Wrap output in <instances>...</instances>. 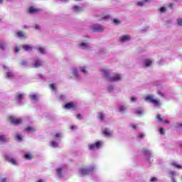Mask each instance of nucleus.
Instances as JSON below:
<instances>
[{"label": "nucleus", "instance_id": "nucleus-63", "mask_svg": "<svg viewBox=\"0 0 182 182\" xmlns=\"http://www.w3.org/2000/svg\"><path fill=\"white\" fill-rule=\"evenodd\" d=\"M24 29H28V26H24Z\"/></svg>", "mask_w": 182, "mask_h": 182}, {"label": "nucleus", "instance_id": "nucleus-28", "mask_svg": "<svg viewBox=\"0 0 182 182\" xmlns=\"http://www.w3.org/2000/svg\"><path fill=\"white\" fill-rule=\"evenodd\" d=\"M30 98L31 99V100H38V95H32L30 96Z\"/></svg>", "mask_w": 182, "mask_h": 182}, {"label": "nucleus", "instance_id": "nucleus-47", "mask_svg": "<svg viewBox=\"0 0 182 182\" xmlns=\"http://www.w3.org/2000/svg\"><path fill=\"white\" fill-rule=\"evenodd\" d=\"M175 167H176V168H181V169L182 170V166L180 165V164H177Z\"/></svg>", "mask_w": 182, "mask_h": 182}, {"label": "nucleus", "instance_id": "nucleus-10", "mask_svg": "<svg viewBox=\"0 0 182 182\" xmlns=\"http://www.w3.org/2000/svg\"><path fill=\"white\" fill-rule=\"evenodd\" d=\"M65 109H75L76 107V105L73 102H68L64 106Z\"/></svg>", "mask_w": 182, "mask_h": 182}, {"label": "nucleus", "instance_id": "nucleus-18", "mask_svg": "<svg viewBox=\"0 0 182 182\" xmlns=\"http://www.w3.org/2000/svg\"><path fill=\"white\" fill-rule=\"evenodd\" d=\"M6 77H8L9 79L14 78V73H12L11 71H9L6 74Z\"/></svg>", "mask_w": 182, "mask_h": 182}, {"label": "nucleus", "instance_id": "nucleus-33", "mask_svg": "<svg viewBox=\"0 0 182 182\" xmlns=\"http://www.w3.org/2000/svg\"><path fill=\"white\" fill-rule=\"evenodd\" d=\"M16 139L17 140H18V141H22V136H21V135H19V134H17V135L16 136Z\"/></svg>", "mask_w": 182, "mask_h": 182}, {"label": "nucleus", "instance_id": "nucleus-44", "mask_svg": "<svg viewBox=\"0 0 182 182\" xmlns=\"http://www.w3.org/2000/svg\"><path fill=\"white\" fill-rule=\"evenodd\" d=\"M77 129V127L76 125H73L70 127L71 130H76Z\"/></svg>", "mask_w": 182, "mask_h": 182}, {"label": "nucleus", "instance_id": "nucleus-60", "mask_svg": "<svg viewBox=\"0 0 182 182\" xmlns=\"http://www.w3.org/2000/svg\"><path fill=\"white\" fill-rule=\"evenodd\" d=\"M159 95H160V96H164V95H163L161 92H159Z\"/></svg>", "mask_w": 182, "mask_h": 182}, {"label": "nucleus", "instance_id": "nucleus-26", "mask_svg": "<svg viewBox=\"0 0 182 182\" xmlns=\"http://www.w3.org/2000/svg\"><path fill=\"white\" fill-rule=\"evenodd\" d=\"M73 10L75 12H80V11H82V9H80V7L79 6H74Z\"/></svg>", "mask_w": 182, "mask_h": 182}, {"label": "nucleus", "instance_id": "nucleus-23", "mask_svg": "<svg viewBox=\"0 0 182 182\" xmlns=\"http://www.w3.org/2000/svg\"><path fill=\"white\" fill-rule=\"evenodd\" d=\"M38 52L39 53H41L42 55H45V48L40 47L37 49Z\"/></svg>", "mask_w": 182, "mask_h": 182}, {"label": "nucleus", "instance_id": "nucleus-9", "mask_svg": "<svg viewBox=\"0 0 182 182\" xmlns=\"http://www.w3.org/2000/svg\"><path fill=\"white\" fill-rule=\"evenodd\" d=\"M105 28L99 25H95L92 26L93 32H102Z\"/></svg>", "mask_w": 182, "mask_h": 182}, {"label": "nucleus", "instance_id": "nucleus-53", "mask_svg": "<svg viewBox=\"0 0 182 182\" xmlns=\"http://www.w3.org/2000/svg\"><path fill=\"white\" fill-rule=\"evenodd\" d=\"M178 164H176V162H172L171 164V166H174L176 167V166H177Z\"/></svg>", "mask_w": 182, "mask_h": 182}, {"label": "nucleus", "instance_id": "nucleus-64", "mask_svg": "<svg viewBox=\"0 0 182 182\" xmlns=\"http://www.w3.org/2000/svg\"><path fill=\"white\" fill-rule=\"evenodd\" d=\"M1 2H4V0H0V3H1Z\"/></svg>", "mask_w": 182, "mask_h": 182}, {"label": "nucleus", "instance_id": "nucleus-11", "mask_svg": "<svg viewBox=\"0 0 182 182\" xmlns=\"http://www.w3.org/2000/svg\"><path fill=\"white\" fill-rule=\"evenodd\" d=\"M33 68H41L42 66V60L37 59L34 61L33 64Z\"/></svg>", "mask_w": 182, "mask_h": 182}, {"label": "nucleus", "instance_id": "nucleus-13", "mask_svg": "<svg viewBox=\"0 0 182 182\" xmlns=\"http://www.w3.org/2000/svg\"><path fill=\"white\" fill-rule=\"evenodd\" d=\"M102 134H104L105 137H110V136H112V132H109L107 129H105L102 132Z\"/></svg>", "mask_w": 182, "mask_h": 182}, {"label": "nucleus", "instance_id": "nucleus-46", "mask_svg": "<svg viewBox=\"0 0 182 182\" xmlns=\"http://www.w3.org/2000/svg\"><path fill=\"white\" fill-rule=\"evenodd\" d=\"M162 123H164V124H168V123H170V121L165 119V120H163Z\"/></svg>", "mask_w": 182, "mask_h": 182}, {"label": "nucleus", "instance_id": "nucleus-29", "mask_svg": "<svg viewBox=\"0 0 182 182\" xmlns=\"http://www.w3.org/2000/svg\"><path fill=\"white\" fill-rule=\"evenodd\" d=\"M113 22L115 25H120V23H122V22L120 21V20L117 19V18H114L113 20Z\"/></svg>", "mask_w": 182, "mask_h": 182}, {"label": "nucleus", "instance_id": "nucleus-54", "mask_svg": "<svg viewBox=\"0 0 182 182\" xmlns=\"http://www.w3.org/2000/svg\"><path fill=\"white\" fill-rule=\"evenodd\" d=\"M1 182H6V178L1 179Z\"/></svg>", "mask_w": 182, "mask_h": 182}, {"label": "nucleus", "instance_id": "nucleus-40", "mask_svg": "<svg viewBox=\"0 0 182 182\" xmlns=\"http://www.w3.org/2000/svg\"><path fill=\"white\" fill-rule=\"evenodd\" d=\"M139 139H144V134H139L138 135Z\"/></svg>", "mask_w": 182, "mask_h": 182}, {"label": "nucleus", "instance_id": "nucleus-14", "mask_svg": "<svg viewBox=\"0 0 182 182\" xmlns=\"http://www.w3.org/2000/svg\"><path fill=\"white\" fill-rule=\"evenodd\" d=\"M22 48L24 49V50H26V51L32 50V46H31L28 44L23 45Z\"/></svg>", "mask_w": 182, "mask_h": 182}, {"label": "nucleus", "instance_id": "nucleus-57", "mask_svg": "<svg viewBox=\"0 0 182 182\" xmlns=\"http://www.w3.org/2000/svg\"><path fill=\"white\" fill-rule=\"evenodd\" d=\"M178 127H182V123L178 124Z\"/></svg>", "mask_w": 182, "mask_h": 182}, {"label": "nucleus", "instance_id": "nucleus-48", "mask_svg": "<svg viewBox=\"0 0 182 182\" xmlns=\"http://www.w3.org/2000/svg\"><path fill=\"white\" fill-rule=\"evenodd\" d=\"M19 50H21V48H19V47H16V48H15V52H16V53H18V52H19Z\"/></svg>", "mask_w": 182, "mask_h": 182}, {"label": "nucleus", "instance_id": "nucleus-32", "mask_svg": "<svg viewBox=\"0 0 182 182\" xmlns=\"http://www.w3.org/2000/svg\"><path fill=\"white\" fill-rule=\"evenodd\" d=\"M51 145L52 147H58V142H56V141H53Z\"/></svg>", "mask_w": 182, "mask_h": 182}, {"label": "nucleus", "instance_id": "nucleus-27", "mask_svg": "<svg viewBox=\"0 0 182 182\" xmlns=\"http://www.w3.org/2000/svg\"><path fill=\"white\" fill-rule=\"evenodd\" d=\"M20 65H21V66H26V65H28V61H26L25 60H22L20 62Z\"/></svg>", "mask_w": 182, "mask_h": 182}, {"label": "nucleus", "instance_id": "nucleus-12", "mask_svg": "<svg viewBox=\"0 0 182 182\" xmlns=\"http://www.w3.org/2000/svg\"><path fill=\"white\" fill-rule=\"evenodd\" d=\"M130 36L129 35H125L120 37V41L121 42H127V41H130Z\"/></svg>", "mask_w": 182, "mask_h": 182}, {"label": "nucleus", "instance_id": "nucleus-19", "mask_svg": "<svg viewBox=\"0 0 182 182\" xmlns=\"http://www.w3.org/2000/svg\"><path fill=\"white\" fill-rule=\"evenodd\" d=\"M80 46V48H82V49H87V48H89V44L87 43H81Z\"/></svg>", "mask_w": 182, "mask_h": 182}, {"label": "nucleus", "instance_id": "nucleus-20", "mask_svg": "<svg viewBox=\"0 0 182 182\" xmlns=\"http://www.w3.org/2000/svg\"><path fill=\"white\" fill-rule=\"evenodd\" d=\"M16 99V100H18V102H21V100H22V99H23V94H22V93L17 94Z\"/></svg>", "mask_w": 182, "mask_h": 182}, {"label": "nucleus", "instance_id": "nucleus-38", "mask_svg": "<svg viewBox=\"0 0 182 182\" xmlns=\"http://www.w3.org/2000/svg\"><path fill=\"white\" fill-rule=\"evenodd\" d=\"M135 113L136 114H143V111L141 109H138L135 112Z\"/></svg>", "mask_w": 182, "mask_h": 182}, {"label": "nucleus", "instance_id": "nucleus-16", "mask_svg": "<svg viewBox=\"0 0 182 182\" xmlns=\"http://www.w3.org/2000/svg\"><path fill=\"white\" fill-rule=\"evenodd\" d=\"M0 141L1 143H6L8 141V138L5 135H0Z\"/></svg>", "mask_w": 182, "mask_h": 182}, {"label": "nucleus", "instance_id": "nucleus-36", "mask_svg": "<svg viewBox=\"0 0 182 182\" xmlns=\"http://www.w3.org/2000/svg\"><path fill=\"white\" fill-rule=\"evenodd\" d=\"M0 49H1V50H5V44L0 43Z\"/></svg>", "mask_w": 182, "mask_h": 182}, {"label": "nucleus", "instance_id": "nucleus-31", "mask_svg": "<svg viewBox=\"0 0 182 182\" xmlns=\"http://www.w3.org/2000/svg\"><path fill=\"white\" fill-rule=\"evenodd\" d=\"M56 171L58 176H62V168H58Z\"/></svg>", "mask_w": 182, "mask_h": 182}, {"label": "nucleus", "instance_id": "nucleus-7", "mask_svg": "<svg viewBox=\"0 0 182 182\" xmlns=\"http://www.w3.org/2000/svg\"><path fill=\"white\" fill-rule=\"evenodd\" d=\"M16 35L17 38H20V39H26V38H28L25 33L22 31H17Z\"/></svg>", "mask_w": 182, "mask_h": 182}, {"label": "nucleus", "instance_id": "nucleus-17", "mask_svg": "<svg viewBox=\"0 0 182 182\" xmlns=\"http://www.w3.org/2000/svg\"><path fill=\"white\" fill-rule=\"evenodd\" d=\"M24 158L26 160H32V159H33V156L31 154H26L24 155Z\"/></svg>", "mask_w": 182, "mask_h": 182}, {"label": "nucleus", "instance_id": "nucleus-59", "mask_svg": "<svg viewBox=\"0 0 182 182\" xmlns=\"http://www.w3.org/2000/svg\"><path fill=\"white\" fill-rule=\"evenodd\" d=\"M4 69H8V67L6 65L3 66Z\"/></svg>", "mask_w": 182, "mask_h": 182}, {"label": "nucleus", "instance_id": "nucleus-62", "mask_svg": "<svg viewBox=\"0 0 182 182\" xmlns=\"http://www.w3.org/2000/svg\"><path fill=\"white\" fill-rule=\"evenodd\" d=\"M142 1H144V2L145 3V2H149V0H142Z\"/></svg>", "mask_w": 182, "mask_h": 182}, {"label": "nucleus", "instance_id": "nucleus-56", "mask_svg": "<svg viewBox=\"0 0 182 182\" xmlns=\"http://www.w3.org/2000/svg\"><path fill=\"white\" fill-rule=\"evenodd\" d=\"M171 181H172V182H177V181H176V178H171Z\"/></svg>", "mask_w": 182, "mask_h": 182}, {"label": "nucleus", "instance_id": "nucleus-24", "mask_svg": "<svg viewBox=\"0 0 182 182\" xmlns=\"http://www.w3.org/2000/svg\"><path fill=\"white\" fill-rule=\"evenodd\" d=\"M26 132H28V133H32L33 132H35V128L32 127H28L26 129Z\"/></svg>", "mask_w": 182, "mask_h": 182}, {"label": "nucleus", "instance_id": "nucleus-21", "mask_svg": "<svg viewBox=\"0 0 182 182\" xmlns=\"http://www.w3.org/2000/svg\"><path fill=\"white\" fill-rule=\"evenodd\" d=\"M98 117L100 119V120H102V122H105V114L102 112L98 113Z\"/></svg>", "mask_w": 182, "mask_h": 182}, {"label": "nucleus", "instance_id": "nucleus-39", "mask_svg": "<svg viewBox=\"0 0 182 182\" xmlns=\"http://www.w3.org/2000/svg\"><path fill=\"white\" fill-rule=\"evenodd\" d=\"M167 11V9H166L165 7H161L160 8V11L161 12H166Z\"/></svg>", "mask_w": 182, "mask_h": 182}, {"label": "nucleus", "instance_id": "nucleus-8", "mask_svg": "<svg viewBox=\"0 0 182 182\" xmlns=\"http://www.w3.org/2000/svg\"><path fill=\"white\" fill-rule=\"evenodd\" d=\"M28 14H38V12H41V9H36L33 6H31L28 10Z\"/></svg>", "mask_w": 182, "mask_h": 182}, {"label": "nucleus", "instance_id": "nucleus-30", "mask_svg": "<svg viewBox=\"0 0 182 182\" xmlns=\"http://www.w3.org/2000/svg\"><path fill=\"white\" fill-rule=\"evenodd\" d=\"M156 119H158V122H159V123H162L163 118H161V114H158L157 117H156Z\"/></svg>", "mask_w": 182, "mask_h": 182}, {"label": "nucleus", "instance_id": "nucleus-2", "mask_svg": "<svg viewBox=\"0 0 182 182\" xmlns=\"http://www.w3.org/2000/svg\"><path fill=\"white\" fill-rule=\"evenodd\" d=\"M96 170L95 166H90L89 168H82L80 169L81 176H89V174L93 173Z\"/></svg>", "mask_w": 182, "mask_h": 182}, {"label": "nucleus", "instance_id": "nucleus-5", "mask_svg": "<svg viewBox=\"0 0 182 182\" xmlns=\"http://www.w3.org/2000/svg\"><path fill=\"white\" fill-rule=\"evenodd\" d=\"M9 119L11 124H14L15 126H19V124L22 123V118H16L15 117L11 116Z\"/></svg>", "mask_w": 182, "mask_h": 182}, {"label": "nucleus", "instance_id": "nucleus-58", "mask_svg": "<svg viewBox=\"0 0 182 182\" xmlns=\"http://www.w3.org/2000/svg\"><path fill=\"white\" fill-rule=\"evenodd\" d=\"M36 29H39V25L36 26Z\"/></svg>", "mask_w": 182, "mask_h": 182}, {"label": "nucleus", "instance_id": "nucleus-1", "mask_svg": "<svg viewBox=\"0 0 182 182\" xmlns=\"http://www.w3.org/2000/svg\"><path fill=\"white\" fill-rule=\"evenodd\" d=\"M102 73H104L105 77H107L109 82H119V80H122V76L120 75L110 77V73L107 72V69L106 68L102 69Z\"/></svg>", "mask_w": 182, "mask_h": 182}, {"label": "nucleus", "instance_id": "nucleus-37", "mask_svg": "<svg viewBox=\"0 0 182 182\" xmlns=\"http://www.w3.org/2000/svg\"><path fill=\"white\" fill-rule=\"evenodd\" d=\"M177 24H178L179 26H182V19H181V18H178V19Z\"/></svg>", "mask_w": 182, "mask_h": 182}, {"label": "nucleus", "instance_id": "nucleus-35", "mask_svg": "<svg viewBox=\"0 0 182 182\" xmlns=\"http://www.w3.org/2000/svg\"><path fill=\"white\" fill-rule=\"evenodd\" d=\"M50 89H52V90H56V86L55 85V84H50Z\"/></svg>", "mask_w": 182, "mask_h": 182}, {"label": "nucleus", "instance_id": "nucleus-61", "mask_svg": "<svg viewBox=\"0 0 182 182\" xmlns=\"http://www.w3.org/2000/svg\"><path fill=\"white\" fill-rule=\"evenodd\" d=\"M37 182H43V181L42 179H40Z\"/></svg>", "mask_w": 182, "mask_h": 182}, {"label": "nucleus", "instance_id": "nucleus-4", "mask_svg": "<svg viewBox=\"0 0 182 182\" xmlns=\"http://www.w3.org/2000/svg\"><path fill=\"white\" fill-rule=\"evenodd\" d=\"M100 147H102V141H100L88 145L89 150H96L100 149Z\"/></svg>", "mask_w": 182, "mask_h": 182}, {"label": "nucleus", "instance_id": "nucleus-51", "mask_svg": "<svg viewBox=\"0 0 182 182\" xmlns=\"http://www.w3.org/2000/svg\"><path fill=\"white\" fill-rule=\"evenodd\" d=\"M131 101H132V102H136V97H132L131 98Z\"/></svg>", "mask_w": 182, "mask_h": 182}, {"label": "nucleus", "instance_id": "nucleus-45", "mask_svg": "<svg viewBox=\"0 0 182 182\" xmlns=\"http://www.w3.org/2000/svg\"><path fill=\"white\" fill-rule=\"evenodd\" d=\"M159 132L161 134H164V128H160Z\"/></svg>", "mask_w": 182, "mask_h": 182}, {"label": "nucleus", "instance_id": "nucleus-43", "mask_svg": "<svg viewBox=\"0 0 182 182\" xmlns=\"http://www.w3.org/2000/svg\"><path fill=\"white\" fill-rule=\"evenodd\" d=\"M150 181H151V182H156V181H157V178L153 177V178H151L150 179Z\"/></svg>", "mask_w": 182, "mask_h": 182}, {"label": "nucleus", "instance_id": "nucleus-41", "mask_svg": "<svg viewBox=\"0 0 182 182\" xmlns=\"http://www.w3.org/2000/svg\"><path fill=\"white\" fill-rule=\"evenodd\" d=\"M80 71L82 73H86V68L85 67H82V68H80Z\"/></svg>", "mask_w": 182, "mask_h": 182}, {"label": "nucleus", "instance_id": "nucleus-49", "mask_svg": "<svg viewBox=\"0 0 182 182\" xmlns=\"http://www.w3.org/2000/svg\"><path fill=\"white\" fill-rule=\"evenodd\" d=\"M77 119L80 120L82 119V114H77Z\"/></svg>", "mask_w": 182, "mask_h": 182}, {"label": "nucleus", "instance_id": "nucleus-52", "mask_svg": "<svg viewBox=\"0 0 182 182\" xmlns=\"http://www.w3.org/2000/svg\"><path fill=\"white\" fill-rule=\"evenodd\" d=\"M55 137H56L57 139H58L59 137H60V133H57V134H55Z\"/></svg>", "mask_w": 182, "mask_h": 182}, {"label": "nucleus", "instance_id": "nucleus-22", "mask_svg": "<svg viewBox=\"0 0 182 182\" xmlns=\"http://www.w3.org/2000/svg\"><path fill=\"white\" fill-rule=\"evenodd\" d=\"M143 154L144 156H150V151L147 150L146 148L143 149Z\"/></svg>", "mask_w": 182, "mask_h": 182}, {"label": "nucleus", "instance_id": "nucleus-42", "mask_svg": "<svg viewBox=\"0 0 182 182\" xmlns=\"http://www.w3.org/2000/svg\"><path fill=\"white\" fill-rule=\"evenodd\" d=\"M131 127H132V129H134V130L137 129V125L134 124H131Z\"/></svg>", "mask_w": 182, "mask_h": 182}, {"label": "nucleus", "instance_id": "nucleus-55", "mask_svg": "<svg viewBox=\"0 0 182 182\" xmlns=\"http://www.w3.org/2000/svg\"><path fill=\"white\" fill-rule=\"evenodd\" d=\"M108 89L109 92H112V90H113V87H109Z\"/></svg>", "mask_w": 182, "mask_h": 182}, {"label": "nucleus", "instance_id": "nucleus-15", "mask_svg": "<svg viewBox=\"0 0 182 182\" xmlns=\"http://www.w3.org/2000/svg\"><path fill=\"white\" fill-rule=\"evenodd\" d=\"M119 112H121L122 113H126V111L127 110V108L126 107V106L124 105H119Z\"/></svg>", "mask_w": 182, "mask_h": 182}, {"label": "nucleus", "instance_id": "nucleus-6", "mask_svg": "<svg viewBox=\"0 0 182 182\" xmlns=\"http://www.w3.org/2000/svg\"><path fill=\"white\" fill-rule=\"evenodd\" d=\"M4 159H6V160H7V161H9V163H11V164H14V166H16V160H15V159H14V158H11V156H9V155L6 154L4 156Z\"/></svg>", "mask_w": 182, "mask_h": 182}, {"label": "nucleus", "instance_id": "nucleus-25", "mask_svg": "<svg viewBox=\"0 0 182 182\" xmlns=\"http://www.w3.org/2000/svg\"><path fill=\"white\" fill-rule=\"evenodd\" d=\"M144 65L146 66V68H149V66H150L151 65V60H147L145 61Z\"/></svg>", "mask_w": 182, "mask_h": 182}, {"label": "nucleus", "instance_id": "nucleus-3", "mask_svg": "<svg viewBox=\"0 0 182 182\" xmlns=\"http://www.w3.org/2000/svg\"><path fill=\"white\" fill-rule=\"evenodd\" d=\"M146 102H150L151 103H153V105H156V106H160V102H159L157 100H154V97L153 95H147L145 97Z\"/></svg>", "mask_w": 182, "mask_h": 182}, {"label": "nucleus", "instance_id": "nucleus-50", "mask_svg": "<svg viewBox=\"0 0 182 182\" xmlns=\"http://www.w3.org/2000/svg\"><path fill=\"white\" fill-rule=\"evenodd\" d=\"M170 176H176V172H174V171L170 172Z\"/></svg>", "mask_w": 182, "mask_h": 182}, {"label": "nucleus", "instance_id": "nucleus-34", "mask_svg": "<svg viewBox=\"0 0 182 182\" xmlns=\"http://www.w3.org/2000/svg\"><path fill=\"white\" fill-rule=\"evenodd\" d=\"M138 6H143L144 5V1L142 0V1H138L137 2Z\"/></svg>", "mask_w": 182, "mask_h": 182}]
</instances>
